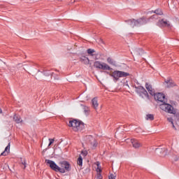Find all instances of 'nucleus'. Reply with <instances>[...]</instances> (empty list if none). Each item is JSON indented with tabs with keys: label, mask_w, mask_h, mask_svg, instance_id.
Returning a JSON list of instances; mask_svg holds the SVG:
<instances>
[{
	"label": "nucleus",
	"mask_w": 179,
	"mask_h": 179,
	"mask_svg": "<svg viewBox=\"0 0 179 179\" xmlns=\"http://www.w3.org/2000/svg\"><path fill=\"white\" fill-rule=\"evenodd\" d=\"M45 163L48 164L53 171H56V173H62V174L66 173V171H71V165L67 162H62L60 163V166L57 165L55 162L45 159Z\"/></svg>",
	"instance_id": "nucleus-1"
},
{
	"label": "nucleus",
	"mask_w": 179,
	"mask_h": 179,
	"mask_svg": "<svg viewBox=\"0 0 179 179\" xmlns=\"http://www.w3.org/2000/svg\"><path fill=\"white\" fill-rule=\"evenodd\" d=\"M150 19H148V20L145 17H141L138 19V20H129L127 21L128 24L131 26V27H135V26H142V24H146L148 22H149Z\"/></svg>",
	"instance_id": "nucleus-2"
},
{
	"label": "nucleus",
	"mask_w": 179,
	"mask_h": 179,
	"mask_svg": "<svg viewBox=\"0 0 179 179\" xmlns=\"http://www.w3.org/2000/svg\"><path fill=\"white\" fill-rule=\"evenodd\" d=\"M69 127H73V131L76 132V131H80L85 128V124L83 122H80L76 120H70L69 124Z\"/></svg>",
	"instance_id": "nucleus-3"
},
{
	"label": "nucleus",
	"mask_w": 179,
	"mask_h": 179,
	"mask_svg": "<svg viewBox=\"0 0 179 179\" xmlns=\"http://www.w3.org/2000/svg\"><path fill=\"white\" fill-rule=\"evenodd\" d=\"M110 75L113 78L114 80H119L120 78H127V76H129V73L121 71H115Z\"/></svg>",
	"instance_id": "nucleus-4"
},
{
	"label": "nucleus",
	"mask_w": 179,
	"mask_h": 179,
	"mask_svg": "<svg viewBox=\"0 0 179 179\" xmlns=\"http://www.w3.org/2000/svg\"><path fill=\"white\" fill-rule=\"evenodd\" d=\"M159 107L161 110H163V111H166V113H169V114H176V110H174V108L167 102L162 103L159 104Z\"/></svg>",
	"instance_id": "nucleus-5"
},
{
	"label": "nucleus",
	"mask_w": 179,
	"mask_h": 179,
	"mask_svg": "<svg viewBox=\"0 0 179 179\" xmlns=\"http://www.w3.org/2000/svg\"><path fill=\"white\" fill-rule=\"evenodd\" d=\"M135 92L138 94V95L142 97L143 99H145L146 97L147 99L149 97V94H148V91L145 89V87L142 86H138L135 87Z\"/></svg>",
	"instance_id": "nucleus-6"
},
{
	"label": "nucleus",
	"mask_w": 179,
	"mask_h": 179,
	"mask_svg": "<svg viewBox=\"0 0 179 179\" xmlns=\"http://www.w3.org/2000/svg\"><path fill=\"white\" fill-rule=\"evenodd\" d=\"M153 96L155 100H156L157 103H161V104H163V103H167V99H166V96L162 93H155Z\"/></svg>",
	"instance_id": "nucleus-7"
},
{
	"label": "nucleus",
	"mask_w": 179,
	"mask_h": 179,
	"mask_svg": "<svg viewBox=\"0 0 179 179\" xmlns=\"http://www.w3.org/2000/svg\"><path fill=\"white\" fill-rule=\"evenodd\" d=\"M87 139H88V142H90L91 146H92V149H95V148H97V141H96V139H94L93 136H88L87 137Z\"/></svg>",
	"instance_id": "nucleus-8"
},
{
	"label": "nucleus",
	"mask_w": 179,
	"mask_h": 179,
	"mask_svg": "<svg viewBox=\"0 0 179 179\" xmlns=\"http://www.w3.org/2000/svg\"><path fill=\"white\" fill-rule=\"evenodd\" d=\"M131 144L133 148H134V149H139V148H141L142 146V143H141V142H139V141L133 138L131 140Z\"/></svg>",
	"instance_id": "nucleus-9"
},
{
	"label": "nucleus",
	"mask_w": 179,
	"mask_h": 179,
	"mask_svg": "<svg viewBox=\"0 0 179 179\" xmlns=\"http://www.w3.org/2000/svg\"><path fill=\"white\" fill-rule=\"evenodd\" d=\"M157 26H159V27H166L170 26V24L167 22V21H164V20H159L157 22Z\"/></svg>",
	"instance_id": "nucleus-10"
},
{
	"label": "nucleus",
	"mask_w": 179,
	"mask_h": 179,
	"mask_svg": "<svg viewBox=\"0 0 179 179\" xmlns=\"http://www.w3.org/2000/svg\"><path fill=\"white\" fill-rule=\"evenodd\" d=\"M102 71H112L113 68L110 66V65L107 64V63L103 62L101 64V69Z\"/></svg>",
	"instance_id": "nucleus-11"
},
{
	"label": "nucleus",
	"mask_w": 179,
	"mask_h": 179,
	"mask_svg": "<svg viewBox=\"0 0 179 179\" xmlns=\"http://www.w3.org/2000/svg\"><path fill=\"white\" fill-rule=\"evenodd\" d=\"M145 89H147L148 93L151 96H153L155 94V90L152 87V85L148 83H145Z\"/></svg>",
	"instance_id": "nucleus-12"
},
{
	"label": "nucleus",
	"mask_w": 179,
	"mask_h": 179,
	"mask_svg": "<svg viewBox=\"0 0 179 179\" xmlns=\"http://www.w3.org/2000/svg\"><path fill=\"white\" fill-rule=\"evenodd\" d=\"M152 13H156V14L151 16L150 19H157V15H163V11H162L160 9H157L154 12L152 11Z\"/></svg>",
	"instance_id": "nucleus-13"
},
{
	"label": "nucleus",
	"mask_w": 179,
	"mask_h": 179,
	"mask_svg": "<svg viewBox=\"0 0 179 179\" xmlns=\"http://www.w3.org/2000/svg\"><path fill=\"white\" fill-rule=\"evenodd\" d=\"M80 61L85 64V65H89L90 64V59H89L87 57L82 56L80 58Z\"/></svg>",
	"instance_id": "nucleus-14"
},
{
	"label": "nucleus",
	"mask_w": 179,
	"mask_h": 179,
	"mask_svg": "<svg viewBox=\"0 0 179 179\" xmlns=\"http://www.w3.org/2000/svg\"><path fill=\"white\" fill-rule=\"evenodd\" d=\"M10 150V143L6 147L4 151L1 154V156H7Z\"/></svg>",
	"instance_id": "nucleus-15"
},
{
	"label": "nucleus",
	"mask_w": 179,
	"mask_h": 179,
	"mask_svg": "<svg viewBox=\"0 0 179 179\" xmlns=\"http://www.w3.org/2000/svg\"><path fill=\"white\" fill-rule=\"evenodd\" d=\"M13 120L15 122H16V124H20L21 122H23V120L22 119V117L17 115H15L13 116Z\"/></svg>",
	"instance_id": "nucleus-16"
},
{
	"label": "nucleus",
	"mask_w": 179,
	"mask_h": 179,
	"mask_svg": "<svg viewBox=\"0 0 179 179\" xmlns=\"http://www.w3.org/2000/svg\"><path fill=\"white\" fill-rule=\"evenodd\" d=\"M165 83H166L167 87H174L176 86V83H174L173 80H166Z\"/></svg>",
	"instance_id": "nucleus-17"
},
{
	"label": "nucleus",
	"mask_w": 179,
	"mask_h": 179,
	"mask_svg": "<svg viewBox=\"0 0 179 179\" xmlns=\"http://www.w3.org/2000/svg\"><path fill=\"white\" fill-rule=\"evenodd\" d=\"M92 106L96 110L99 107V103L97 102V99L96 98H94L92 100Z\"/></svg>",
	"instance_id": "nucleus-18"
},
{
	"label": "nucleus",
	"mask_w": 179,
	"mask_h": 179,
	"mask_svg": "<svg viewBox=\"0 0 179 179\" xmlns=\"http://www.w3.org/2000/svg\"><path fill=\"white\" fill-rule=\"evenodd\" d=\"M101 64H102V62L96 61L94 63V68H96L97 69H100L101 67Z\"/></svg>",
	"instance_id": "nucleus-19"
},
{
	"label": "nucleus",
	"mask_w": 179,
	"mask_h": 179,
	"mask_svg": "<svg viewBox=\"0 0 179 179\" xmlns=\"http://www.w3.org/2000/svg\"><path fill=\"white\" fill-rule=\"evenodd\" d=\"M145 120L148 121H153V120H155V116L152 114H148L145 117Z\"/></svg>",
	"instance_id": "nucleus-20"
},
{
	"label": "nucleus",
	"mask_w": 179,
	"mask_h": 179,
	"mask_svg": "<svg viewBox=\"0 0 179 179\" xmlns=\"http://www.w3.org/2000/svg\"><path fill=\"white\" fill-rule=\"evenodd\" d=\"M83 111L85 115H89V113L90 110L89 109V107L83 106Z\"/></svg>",
	"instance_id": "nucleus-21"
},
{
	"label": "nucleus",
	"mask_w": 179,
	"mask_h": 179,
	"mask_svg": "<svg viewBox=\"0 0 179 179\" xmlns=\"http://www.w3.org/2000/svg\"><path fill=\"white\" fill-rule=\"evenodd\" d=\"M77 164L78 166H83V159H82V155H80L78 160H77Z\"/></svg>",
	"instance_id": "nucleus-22"
},
{
	"label": "nucleus",
	"mask_w": 179,
	"mask_h": 179,
	"mask_svg": "<svg viewBox=\"0 0 179 179\" xmlns=\"http://www.w3.org/2000/svg\"><path fill=\"white\" fill-rule=\"evenodd\" d=\"M95 164L97 166L96 173H101V166H100V162H96Z\"/></svg>",
	"instance_id": "nucleus-23"
},
{
	"label": "nucleus",
	"mask_w": 179,
	"mask_h": 179,
	"mask_svg": "<svg viewBox=\"0 0 179 179\" xmlns=\"http://www.w3.org/2000/svg\"><path fill=\"white\" fill-rule=\"evenodd\" d=\"M107 62H108L110 65H115V61H114L111 57L107 58Z\"/></svg>",
	"instance_id": "nucleus-24"
},
{
	"label": "nucleus",
	"mask_w": 179,
	"mask_h": 179,
	"mask_svg": "<svg viewBox=\"0 0 179 179\" xmlns=\"http://www.w3.org/2000/svg\"><path fill=\"white\" fill-rule=\"evenodd\" d=\"M43 74L45 75V76H50V75H51V76H54L55 75V73H48V71H43Z\"/></svg>",
	"instance_id": "nucleus-25"
},
{
	"label": "nucleus",
	"mask_w": 179,
	"mask_h": 179,
	"mask_svg": "<svg viewBox=\"0 0 179 179\" xmlns=\"http://www.w3.org/2000/svg\"><path fill=\"white\" fill-rule=\"evenodd\" d=\"M94 50L93 49H88L87 50V54H90V55H93V52H94Z\"/></svg>",
	"instance_id": "nucleus-26"
},
{
	"label": "nucleus",
	"mask_w": 179,
	"mask_h": 179,
	"mask_svg": "<svg viewBox=\"0 0 179 179\" xmlns=\"http://www.w3.org/2000/svg\"><path fill=\"white\" fill-rule=\"evenodd\" d=\"M81 156H83V157H86V156H87V150H83L81 152Z\"/></svg>",
	"instance_id": "nucleus-27"
},
{
	"label": "nucleus",
	"mask_w": 179,
	"mask_h": 179,
	"mask_svg": "<svg viewBox=\"0 0 179 179\" xmlns=\"http://www.w3.org/2000/svg\"><path fill=\"white\" fill-rule=\"evenodd\" d=\"M96 179H103V176H101V172L97 173Z\"/></svg>",
	"instance_id": "nucleus-28"
},
{
	"label": "nucleus",
	"mask_w": 179,
	"mask_h": 179,
	"mask_svg": "<svg viewBox=\"0 0 179 179\" xmlns=\"http://www.w3.org/2000/svg\"><path fill=\"white\" fill-rule=\"evenodd\" d=\"M48 141H49V144H48V148H50V145L52 144V143H54V142H55V139L54 138H49L48 139Z\"/></svg>",
	"instance_id": "nucleus-29"
},
{
	"label": "nucleus",
	"mask_w": 179,
	"mask_h": 179,
	"mask_svg": "<svg viewBox=\"0 0 179 179\" xmlns=\"http://www.w3.org/2000/svg\"><path fill=\"white\" fill-rule=\"evenodd\" d=\"M161 152H163L162 156H166L167 155V150L166 149H162Z\"/></svg>",
	"instance_id": "nucleus-30"
},
{
	"label": "nucleus",
	"mask_w": 179,
	"mask_h": 179,
	"mask_svg": "<svg viewBox=\"0 0 179 179\" xmlns=\"http://www.w3.org/2000/svg\"><path fill=\"white\" fill-rule=\"evenodd\" d=\"M167 120L169 121V122H171V124L174 123V122L173 121V117H168Z\"/></svg>",
	"instance_id": "nucleus-31"
},
{
	"label": "nucleus",
	"mask_w": 179,
	"mask_h": 179,
	"mask_svg": "<svg viewBox=\"0 0 179 179\" xmlns=\"http://www.w3.org/2000/svg\"><path fill=\"white\" fill-rule=\"evenodd\" d=\"M22 164H23L24 166V169H26V159H24L23 161H22Z\"/></svg>",
	"instance_id": "nucleus-32"
},
{
	"label": "nucleus",
	"mask_w": 179,
	"mask_h": 179,
	"mask_svg": "<svg viewBox=\"0 0 179 179\" xmlns=\"http://www.w3.org/2000/svg\"><path fill=\"white\" fill-rule=\"evenodd\" d=\"M109 179H115V176L114 174H110L109 176Z\"/></svg>",
	"instance_id": "nucleus-33"
},
{
	"label": "nucleus",
	"mask_w": 179,
	"mask_h": 179,
	"mask_svg": "<svg viewBox=\"0 0 179 179\" xmlns=\"http://www.w3.org/2000/svg\"><path fill=\"white\" fill-rule=\"evenodd\" d=\"M136 132H138V134H141V132H142V129L138 128L136 129Z\"/></svg>",
	"instance_id": "nucleus-34"
},
{
	"label": "nucleus",
	"mask_w": 179,
	"mask_h": 179,
	"mask_svg": "<svg viewBox=\"0 0 179 179\" xmlns=\"http://www.w3.org/2000/svg\"><path fill=\"white\" fill-rule=\"evenodd\" d=\"M124 86H127V87H129V85H128V82L127 81L125 83Z\"/></svg>",
	"instance_id": "nucleus-35"
},
{
	"label": "nucleus",
	"mask_w": 179,
	"mask_h": 179,
	"mask_svg": "<svg viewBox=\"0 0 179 179\" xmlns=\"http://www.w3.org/2000/svg\"><path fill=\"white\" fill-rule=\"evenodd\" d=\"M54 78H55V79H57V80L59 79V78L58 77V74H57L56 77L54 76Z\"/></svg>",
	"instance_id": "nucleus-36"
},
{
	"label": "nucleus",
	"mask_w": 179,
	"mask_h": 179,
	"mask_svg": "<svg viewBox=\"0 0 179 179\" xmlns=\"http://www.w3.org/2000/svg\"><path fill=\"white\" fill-rule=\"evenodd\" d=\"M173 128L176 129V126H174V123L172 124Z\"/></svg>",
	"instance_id": "nucleus-37"
},
{
	"label": "nucleus",
	"mask_w": 179,
	"mask_h": 179,
	"mask_svg": "<svg viewBox=\"0 0 179 179\" xmlns=\"http://www.w3.org/2000/svg\"><path fill=\"white\" fill-rule=\"evenodd\" d=\"M0 114H2V109L0 108Z\"/></svg>",
	"instance_id": "nucleus-38"
},
{
	"label": "nucleus",
	"mask_w": 179,
	"mask_h": 179,
	"mask_svg": "<svg viewBox=\"0 0 179 179\" xmlns=\"http://www.w3.org/2000/svg\"><path fill=\"white\" fill-rule=\"evenodd\" d=\"M58 1H62V0H58Z\"/></svg>",
	"instance_id": "nucleus-39"
}]
</instances>
